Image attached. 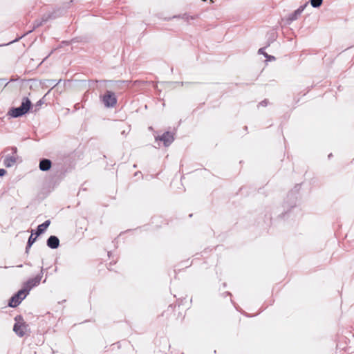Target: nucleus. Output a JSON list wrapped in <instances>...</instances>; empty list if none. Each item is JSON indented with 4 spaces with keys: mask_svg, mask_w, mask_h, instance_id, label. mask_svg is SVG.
Here are the masks:
<instances>
[{
    "mask_svg": "<svg viewBox=\"0 0 354 354\" xmlns=\"http://www.w3.org/2000/svg\"><path fill=\"white\" fill-rule=\"evenodd\" d=\"M31 106V102L27 97H24L20 106L13 108L10 111V115L13 118L20 117L26 113Z\"/></svg>",
    "mask_w": 354,
    "mask_h": 354,
    "instance_id": "obj_1",
    "label": "nucleus"
},
{
    "mask_svg": "<svg viewBox=\"0 0 354 354\" xmlns=\"http://www.w3.org/2000/svg\"><path fill=\"white\" fill-rule=\"evenodd\" d=\"M44 268L41 267L40 273L34 278H31L26 281L23 285V289L28 294L30 290L37 286L42 278Z\"/></svg>",
    "mask_w": 354,
    "mask_h": 354,
    "instance_id": "obj_2",
    "label": "nucleus"
},
{
    "mask_svg": "<svg viewBox=\"0 0 354 354\" xmlns=\"http://www.w3.org/2000/svg\"><path fill=\"white\" fill-rule=\"evenodd\" d=\"M28 294L22 288L15 294L10 299L9 306L17 307L26 297Z\"/></svg>",
    "mask_w": 354,
    "mask_h": 354,
    "instance_id": "obj_3",
    "label": "nucleus"
},
{
    "mask_svg": "<svg viewBox=\"0 0 354 354\" xmlns=\"http://www.w3.org/2000/svg\"><path fill=\"white\" fill-rule=\"evenodd\" d=\"M100 97L106 107H113L117 103L115 95L111 91H107Z\"/></svg>",
    "mask_w": 354,
    "mask_h": 354,
    "instance_id": "obj_4",
    "label": "nucleus"
},
{
    "mask_svg": "<svg viewBox=\"0 0 354 354\" xmlns=\"http://www.w3.org/2000/svg\"><path fill=\"white\" fill-rule=\"evenodd\" d=\"M15 320L17 322L14 325L13 330L19 337H23L26 333L27 326L21 321V317H19V320H18L17 317H16Z\"/></svg>",
    "mask_w": 354,
    "mask_h": 354,
    "instance_id": "obj_5",
    "label": "nucleus"
},
{
    "mask_svg": "<svg viewBox=\"0 0 354 354\" xmlns=\"http://www.w3.org/2000/svg\"><path fill=\"white\" fill-rule=\"evenodd\" d=\"M12 154L6 155L3 160V164L6 167H12L17 162V148H12Z\"/></svg>",
    "mask_w": 354,
    "mask_h": 354,
    "instance_id": "obj_6",
    "label": "nucleus"
},
{
    "mask_svg": "<svg viewBox=\"0 0 354 354\" xmlns=\"http://www.w3.org/2000/svg\"><path fill=\"white\" fill-rule=\"evenodd\" d=\"M159 140L163 142L165 146L167 147L172 143L174 138L173 134L167 131L163 133L162 136L159 138Z\"/></svg>",
    "mask_w": 354,
    "mask_h": 354,
    "instance_id": "obj_7",
    "label": "nucleus"
},
{
    "mask_svg": "<svg viewBox=\"0 0 354 354\" xmlns=\"http://www.w3.org/2000/svg\"><path fill=\"white\" fill-rule=\"evenodd\" d=\"M47 245L52 248L56 249L59 245V240L55 236H50L47 240Z\"/></svg>",
    "mask_w": 354,
    "mask_h": 354,
    "instance_id": "obj_8",
    "label": "nucleus"
},
{
    "mask_svg": "<svg viewBox=\"0 0 354 354\" xmlns=\"http://www.w3.org/2000/svg\"><path fill=\"white\" fill-rule=\"evenodd\" d=\"M307 3L301 6L298 9H297L293 13H292L289 17L288 20L290 21H293L296 19H297L298 17L302 13V12L304 10L305 8L307 6Z\"/></svg>",
    "mask_w": 354,
    "mask_h": 354,
    "instance_id": "obj_9",
    "label": "nucleus"
},
{
    "mask_svg": "<svg viewBox=\"0 0 354 354\" xmlns=\"http://www.w3.org/2000/svg\"><path fill=\"white\" fill-rule=\"evenodd\" d=\"M39 167L41 171H48L51 167V161L48 159H42L39 162Z\"/></svg>",
    "mask_w": 354,
    "mask_h": 354,
    "instance_id": "obj_10",
    "label": "nucleus"
},
{
    "mask_svg": "<svg viewBox=\"0 0 354 354\" xmlns=\"http://www.w3.org/2000/svg\"><path fill=\"white\" fill-rule=\"evenodd\" d=\"M50 221L49 220L46 221L42 224L39 225L37 227L36 235L39 236L41 234L44 232V231L48 228V227L50 225Z\"/></svg>",
    "mask_w": 354,
    "mask_h": 354,
    "instance_id": "obj_11",
    "label": "nucleus"
},
{
    "mask_svg": "<svg viewBox=\"0 0 354 354\" xmlns=\"http://www.w3.org/2000/svg\"><path fill=\"white\" fill-rule=\"evenodd\" d=\"M36 240V237H33L32 234H31L28 239L27 246L26 248V252L28 253L30 248L34 243Z\"/></svg>",
    "mask_w": 354,
    "mask_h": 354,
    "instance_id": "obj_12",
    "label": "nucleus"
},
{
    "mask_svg": "<svg viewBox=\"0 0 354 354\" xmlns=\"http://www.w3.org/2000/svg\"><path fill=\"white\" fill-rule=\"evenodd\" d=\"M323 0H310V4L314 8L319 7L322 3Z\"/></svg>",
    "mask_w": 354,
    "mask_h": 354,
    "instance_id": "obj_13",
    "label": "nucleus"
},
{
    "mask_svg": "<svg viewBox=\"0 0 354 354\" xmlns=\"http://www.w3.org/2000/svg\"><path fill=\"white\" fill-rule=\"evenodd\" d=\"M181 18L184 19L185 21H189V19H194V17L192 16H189L186 14L182 15Z\"/></svg>",
    "mask_w": 354,
    "mask_h": 354,
    "instance_id": "obj_14",
    "label": "nucleus"
},
{
    "mask_svg": "<svg viewBox=\"0 0 354 354\" xmlns=\"http://www.w3.org/2000/svg\"><path fill=\"white\" fill-rule=\"evenodd\" d=\"M265 57H266V59H267L266 61H268V62L275 60V57L274 56L269 55L267 53H265Z\"/></svg>",
    "mask_w": 354,
    "mask_h": 354,
    "instance_id": "obj_15",
    "label": "nucleus"
},
{
    "mask_svg": "<svg viewBox=\"0 0 354 354\" xmlns=\"http://www.w3.org/2000/svg\"><path fill=\"white\" fill-rule=\"evenodd\" d=\"M258 53L260 55H263L265 57V53H266L265 52L264 48H261L258 50Z\"/></svg>",
    "mask_w": 354,
    "mask_h": 354,
    "instance_id": "obj_16",
    "label": "nucleus"
},
{
    "mask_svg": "<svg viewBox=\"0 0 354 354\" xmlns=\"http://www.w3.org/2000/svg\"><path fill=\"white\" fill-rule=\"evenodd\" d=\"M6 171L4 169H0V176H3L6 174Z\"/></svg>",
    "mask_w": 354,
    "mask_h": 354,
    "instance_id": "obj_17",
    "label": "nucleus"
},
{
    "mask_svg": "<svg viewBox=\"0 0 354 354\" xmlns=\"http://www.w3.org/2000/svg\"><path fill=\"white\" fill-rule=\"evenodd\" d=\"M268 104V102L267 100H263L261 102L259 103V105L261 106H266Z\"/></svg>",
    "mask_w": 354,
    "mask_h": 354,
    "instance_id": "obj_18",
    "label": "nucleus"
},
{
    "mask_svg": "<svg viewBox=\"0 0 354 354\" xmlns=\"http://www.w3.org/2000/svg\"><path fill=\"white\" fill-rule=\"evenodd\" d=\"M41 104H42L41 100H39V101L37 103V106H39L41 105Z\"/></svg>",
    "mask_w": 354,
    "mask_h": 354,
    "instance_id": "obj_19",
    "label": "nucleus"
},
{
    "mask_svg": "<svg viewBox=\"0 0 354 354\" xmlns=\"http://www.w3.org/2000/svg\"><path fill=\"white\" fill-rule=\"evenodd\" d=\"M17 267H19V268H21V267H22V265H19Z\"/></svg>",
    "mask_w": 354,
    "mask_h": 354,
    "instance_id": "obj_20",
    "label": "nucleus"
}]
</instances>
